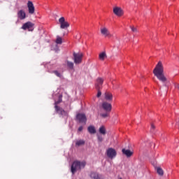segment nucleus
<instances>
[{"label":"nucleus","instance_id":"obj_1","mask_svg":"<svg viewBox=\"0 0 179 179\" xmlns=\"http://www.w3.org/2000/svg\"><path fill=\"white\" fill-rule=\"evenodd\" d=\"M152 72L155 76L164 84V86H167V84H166L167 83V77L164 75V67L162 62L157 63Z\"/></svg>","mask_w":179,"mask_h":179},{"label":"nucleus","instance_id":"obj_2","mask_svg":"<svg viewBox=\"0 0 179 179\" xmlns=\"http://www.w3.org/2000/svg\"><path fill=\"white\" fill-rule=\"evenodd\" d=\"M86 166L85 162H79L76 161L73 162L71 165V171L72 174H75L78 171L81 170L82 169H85V166Z\"/></svg>","mask_w":179,"mask_h":179},{"label":"nucleus","instance_id":"obj_3","mask_svg":"<svg viewBox=\"0 0 179 179\" xmlns=\"http://www.w3.org/2000/svg\"><path fill=\"white\" fill-rule=\"evenodd\" d=\"M62 102V94H60L59 96V99L57 101L55 102V110L57 111V113L58 114H60L61 115H66V113L64 110V109L61 108L60 107H58V104H59V103Z\"/></svg>","mask_w":179,"mask_h":179},{"label":"nucleus","instance_id":"obj_4","mask_svg":"<svg viewBox=\"0 0 179 179\" xmlns=\"http://www.w3.org/2000/svg\"><path fill=\"white\" fill-rule=\"evenodd\" d=\"M73 62L76 65H79V64H82V59L83 58V53L82 52H73Z\"/></svg>","mask_w":179,"mask_h":179},{"label":"nucleus","instance_id":"obj_5","mask_svg":"<svg viewBox=\"0 0 179 179\" xmlns=\"http://www.w3.org/2000/svg\"><path fill=\"white\" fill-rule=\"evenodd\" d=\"M106 156L109 159H114L117 156V151H115V149L110 148L106 150Z\"/></svg>","mask_w":179,"mask_h":179},{"label":"nucleus","instance_id":"obj_6","mask_svg":"<svg viewBox=\"0 0 179 179\" xmlns=\"http://www.w3.org/2000/svg\"><path fill=\"white\" fill-rule=\"evenodd\" d=\"M59 23L60 24V29H68L69 27V22L66 21L64 17H61L59 19Z\"/></svg>","mask_w":179,"mask_h":179},{"label":"nucleus","instance_id":"obj_7","mask_svg":"<svg viewBox=\"0 0 179 179\" xmlns=\"http://www.w3.org/2000/svg\"><path fill=\"white\" fill-rule=\"evenodd\" d=\"M33 26H34V24L31 22H27L22 25V30H27L28 29L29 31H33Z\"/></svg>","mask_w":179,"mask_h":179},{"label":"nucleus","instance_id":"obj_8","mask_svg":"<svg viewBox=\"0 0 179 179\" xmlns=\"http://www.w3.org/2000/svg\"><path fill=\"white\" fill-rule=\"evenodd\" d=\"M113 13L116 15V16H122V15H124V10H122V8H121L120 7L118 6H115L113 8Z\"/></svg>","mask_w":179,"mask_h":179},{"label":"nucleus","instance_id":"obj_9","mask_svg":"<svg viewBox=\"0 0 179 179\" xmlns=\"http://www.w3.org/2000/svg\"><path fill=\"white\" fill-rule=\"evenodd\" d=\"M28 12L29 15H33L36 10L34 8V4H33L32 1H29L27 3Z\"/></svg>","mask_w":179,"mask_h":179},{"label":"nucleus","instance_id":"obj_10","mask_svg":"<svg viewBox=\"0 0 179 179\" xmlns=\"http://www.w3.org/2000/svg\"><path fill=\"white\" fill-rule=\"evenodd\" d=\"M102 108H103L107 113H110L113 106H111V103L105 101L102 103Z\"/></svg>","mask_w":179,"mask_h":179},{"label":"nucleus","instance_id":"obj_11","mask_svg":"<svg viewBox=\"0 0 179 179\" xmlns=\"http://www.w3.org/2000/svg\"><path fill=\"white\" fill-rule=\"evenodd\" d=\"M77 120L79 121V122L81 123H85L86 124V121H87V118H86V115L85 114H82V113H79L77 115Z\"/></svg>","mask_w":179,"mask_h":179},{"label":"nucleus","instance_id":"obj_12","mask_svg":"<svg viewBox=\"0 0 179 179\" xmlns=\"http://www.w3.org/2000/svg\"><path fill=\"white\" fill-rule=\"evenodd\" d=\"M17 16L20 20H24V19H26V12L23 10H20L17 13Z\"/></svg>","mask_w":179,"mask_h":179},{"label":"nucleus","instance_id":"obj_13","mask_svg":"<svg viewBox=\"0 0 179 179\" xmlns=\"http://www.w3.org/2000/svg\"><path fill=\"white\" fill-rule=\"evenodd\" d=\"M104 82V79L101 78H98L96 79V90H100L101 89V85H103V83Z\"/></svg>","mask_w":179,"mask_h":179},{"label":"nucleus","instance_id":"obj_14","mask_svg":"<svg viewBox=\"0 0 179 179\" xmlns=\"http://www.w3.org/2000/svg\"><path fill=\"white\" fill-rule=\"evenodd\" d=\"M101 34H102V36H104L105 37H108L110 36V31H108V29L105 27L101 28Z\"/></svg>","mask_w":179,"mask_h":179},{"label":"nucleus","instance_id":"obj_15","mask_svg":"<svg viewBox=\"0 0 179 179\" xmlns=\"http://www.w3.org/2000/svg\"><path fill=\"white\" fill-rule=\"evenodd\" d=\"M90 177L92 179H104L101 175H99L96 172H92L90 175Z\"/></svg>","mask_w":179,"mask_h":179},{"label":"nucleus","instance_id":"obj_16","mask_svg":"<svg viewBox=\"0 0 179 179\" xmlns=\"http://www.w3.org/2000/svg\"><path fill=\"white\" fill-rule=\"evenodd\" d=\"M122 152L123 155L127 156V157H131V156H132V155H134V152L132 151H131L130 150H127L125 148H123L122 150Z\"/></svg>","mask_w":179,"mask_h":179},{"label":"nucleus","instance_id":"obj_17","mask_svg":"<svg viewBox=\"0 0 179 179\" xmlns=\"http://www.w3.org/2000/svg\"><path fill=\"white\" fill-rule=\"evenodd\" d=\"M104 97L105 99L107 100V101H113V94H111L109 92H106L104 93Z\"/></svg>","mask_w":179,"mask_h":179},{"label":"nucleus","instance_id":"obj_18","mask_svg":"<svg viewBox=\"0 0 179 179\" xmlns=\"http://www.w3.org/2000/svg\"><path fill=\"white\" fill-rule=\"evenodd\" d=\"M155 170L157 174L160 176V177H163V176H164V171H163V169H162L161 167L155 166Z\"/></svg>","mask_w":179,"mask_h":179},{"label":"nucleus","instance_id":"obj_19","mask_svg":"<svg viewBox=\"0 0 179 179\" xmlns=\"http://www.w3.org/2000/svg\"><path fill=\"white\" fill-rule=\"evenodd\" d=\"M66 65L68 69H71V71H73V69H74L73 62H70L69 60H66Z\"/></svg>","mask_w":179,"mask_h":179},{"label":"nucleus","instance_id":"obj_20","mask_svg":"<svg viewBox=\"0 0 179 179\" xmlns=\"http://www.w3.org/2000/svg\"><path fill=\"white\" fill-rule=\"evenodd\" d=\"M87 131L91 134H96V128L94 127V126L91 125V126L88 127Z\"/></svg>","mask_w":179,"mask_h":179},{"label":"nucleus","instance_id":"obj_21","mask_svg":"<svg viewBox=\"0 0 179 179\" xmlns=\"http://www.w3.org/2000/svg\"><path fill=\"white\" fill-rule=\"evenodd\" d=\"M99 57L101 61H104L107 58V54H106V52H102L99 54Z\"/></svg>","mask_w":179,"mask_h":179},{"label":"nucleus","instance_id":"obj_22","mask_svg":"<svg viewBox=\"0 0 179 179\" xmlns=\"http://www.w3.org/2000/svg\"><path fill=\"white\" fill-rule=\"evenodd\" d=\"M99 134H101V135H106L107 134V131L106 130V127L104 126H101L99 127Z\"/></svg>","mask_w":179,"mask_h":179},{"label":"nucleus","instance_id":"obj_23","mask_svg":"<svg viewBox=\"0 0 179 179\" xmlns=\"http://www.w3.org/2000/svg\"><path fill=\"white\" fill-rule=\"evenodd\" d=\"M85 143V141L83 140H79L76 143V145L77 146H82V145H83Z\"/></svg>","mask_w":179,"mask_h":179},{"label":"nucleus","instance_id":"obj_24","mask_svg":"<svg viewBox=\"0 0 179 179\" xmlns=\"http://www.w3.org/2000/svg\"><path fill=\"white\" fill-rule=\"evenodd\" d=\"M129 28L131 29V31H133V33H138V29H136V27L130 26Z\"/></svg>","mask_w":179,"mask_h":179},{"label":"nucleus","instance_id":"obj_25","mask_svg":"<svg viewBox=\"0 0 179 179\" xmlns=\"http://www.w3.org/2000/svg\"><path fill=\"white\" fill-rule=\"evenodd\" d=\"M56 43L62 44V38L57 36V38L56 40Z\"/></svg>","mask_w":179,"mask_h":179},{"label":"nucleus","instance_id":"obj_26","mask_svg":"<svg viewBox=\"0 0 179 179\" xmlns=\"http://www.w3.org/2000/svg\"><path fill=\"white\" fill-rule=\"evenodd\" d=\"M100 115H101V117H102V118H107V117H108V113H102Z\"/></svg>","mask_w":179,"mask_h":179},{"label":"nucleus","instance_id":"obj_27","mask_svg":"<svg viewBox=\"0 0 179 179\" xmlns=\"http://www.w3.org/2000/svg\"><path fill=\"white\" fill-rule=\"evenodd\" d=\"M53 73L56 75V76H58V78H61V73H59L58 71H55Z\"/></svg>","mask_w":179,"mask_h":179},{"label":"nucleus","instance_id":"obj_28","mask_svg":"<svg viewBox=\"0 0 179 179\" xmlns=\"http://www.w3.org/2000/svg\"><path fill=\"white\" fill-rule=\"evenodd\" d=\"M156 127L153 123H151V132H153V130L155 129Z\"/></svg>","mask_w":179,"mask_h":179},{"label":"nucleus","instance_id":"obj_29","mask_svg":"<svg viewBox=\"0 0 179 179\" xmlns=\"http://www.w3.org/2000/svg\"><path fill=\"white\" fill-rule=\"evenodd\" d=\"M98 90V93L96 95V97H100L101 96V91L100 90Z\"/></svg>","mask_w":179,"mask_h":179},{"label":"nucleus","instance_id":"obj_30","mask_svg":"<svg viewBox=\"0 0 179 179\" xmlns=\"http://www.w3.org/2000/svg\"><path fill=\"white\" fill-rule=\"evenodd\" d=\"M97 138L99 142H103V137L101 136H98Z\"/></svg>","mask_w":179,"mask_h":179},{"label":"nucleus","instance_id":"obj_31","mask_svg":"<svg viewBox=\"0 0 179 179\" xmlns=\"http://www.w3.org/2000/svg\"><path fill=\"white\" fill-rule=\"evenodd\" d=\"M82 131H83V127L80 126V127L78 128V131H79V132H82Z\"/></svg>","mask_w":179,"mask_h":179},{"label":"nucleus","instance_id":"obj_32","mask_svg":"<svg viewBox=\"0 0 179 179\" xmlns=\"http://www.w3.org/2000/svg\"><path fill=\"white\" fill-rule=\"evenodd\" d=\"M55 50L57 52L59 51V49L58 48H57L56 49H55Z\"/></svg>","mask_w":179,"mask_h":179},{"label":"nucleus","instance_id":"obj_33","mask_svg":"<svg viewBox=\"0 0 179 179\" xmlns=\"http://www.w3.org/2000/svg\"><path fill=\"white\" fill-rule=\"evenodd\" d=\"M76 38H80V37L76 36Z\"/></svg>","mask_w":179,"mask_h":179},{"label":"nucleus","instance_id":"obj_34","mask_svg":"<svg viewBox=\"0 0 179 179\" xmlns=\"http://www.w3.org/2000/svg\"><path fill=\"white\" fill-rule=\"evenodd\" d=\"M119 179H122V178H119Z\"/></svg>","mask_w":179,"mask_h":179}]
</instances>
